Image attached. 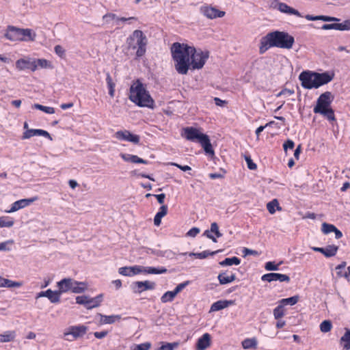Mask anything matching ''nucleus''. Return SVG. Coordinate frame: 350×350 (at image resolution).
Returning a JSON list of instances; mask_svg holds the SVG:
<instances>
[{
  "mask_svg": "<svg viewBox=\"0 0 350 350\" xmlns=\"http://www.w3.org/2000/svg\"><path fill=\"white\" fill-rule=\"evenodd\" d=\"M281 264H275L273 261H269L265 263V268L267 271H277L279 269V266Z\"/></svg>",
  "mask_w": 350,
  "mask_h": 350,
  "instance_id": "obj_48",
  "label": "nucleus"
},
{
  "mask_svg": "<svg viewBox=\"0 0 350 350\" xmlns=\"http://www.w3.org/2000/svg\"><path fill=\"white\" fill-rule=\"evenodd\" d=\"M261 280L264 282H273V281H280V282H288L290 281V278L288 275L286 274L279 273H269L264 274L261 277Z\"/></svg>",
  "mask_w": 350,
  "mask_h": 350,
  "instance_id": "obj_15",
  "label": "nucleus"
},
{
  "mask_svg": "<svg viewBox=\"0 0 350 350\" xmlns=\"http://www.w3.org/2000/svg\"><path fill=\"white\" fill-rule=\"evenodd\" d=\"M100 315V322L103 324H112L121 319V316L119 314L113 315Z\"/></svg>",
  "mask_w": 350,
  "mask_h": 350,
  "instance_id": "obj_29",
  "label": "nucleus"
},
{
  "mask_svg": "<svg viewBox=\"0 0 350 350\" xmlns=\"http://www.w3.org/2000/svg\"><path fill=\"white\" fill-rule=\"evenodd\" d=\"M167 213V206L162 205L159 211L156 213L154 217V224L157 226H159L161 223V219Z\"/></svg>",
  "mask_w": 350,
  "mask_h": 350,
  "instance_id": "obj_27",
  "label": "nucleus"
},
{
  "mask_svg": "<svg viewBox=\"0 0 350 350\" xmlns=\"http://www.w3.org/2000/svg\"><path fill=\"white\" fill-rule=\"evenodd\" d=\"M117 18L118 16L113 13H107L103 16V21L107 23H109L112 20H115L116 23H117Z\"/></svg>",
  "mask_w": 350,
  "mask_h": 350,
  "instance_id": "obj_54",
  "label": "nucleus"
},
{
  "mask_svg": "<svg viewBox=\"0 0 350 350\" xmlns=\"http://www.w3.org/2000/svg\"><path fill=\"white\" fill-rule=\"evenodd\" d=\"M103 295L100 294L94 297H89L86 308L92 309L100 306L103 301Z\"/></svg>",
  "mask_w": 350,
  "mask_h": 350,
  "instance_id": "obj_30",
  "label": "nucleus"
},
{
  "mask_svg": "<svg viewBox=\"0 0 350 350\" xmlns=\"http://www.w3.org/2000/svg\"><path fill=\"white\" fill-rule=\"evenodd\" d=\"M115 137L119 140L132 142L135 144L139 143V136L133 134L127 130L117 131L115 133Z\"/></svg>",
  "mask_w": 350,
  "mask_h": 350,
  "instance_id": "obj_13",
  "label": "nucleus"
},
{
  "mask_svg": "<svg viewBox=\"0 0 350 350\" xmlns=\"http://www.w3.org/2000/svg\"><path fill=\"white\" fill-rule=\"evenodd\" d=\"M167 272V269L163 267H150L149 273L150 274H163Z\"/></svg>",
  "mask_w": 350,
  "mask_h": 350,
  "instance_id": "obj_47",
  "label": "nucleus"
},
{
  "mask_svg": "<svg viewBox=\"0 0 350 350\" xmlns=\"http://www.w3.org/2000/svg\"><path fill=\"white\" fill-rule=\"evenodd\" d=\"M21 41H33L36 34L30 29H21Z\"/></svg>",
  "mask_w": 350,
  "mask_h": 350,
  "instance_id": "obj_34",
  "label": "nucleus"
},
{
  "mask_svg": "<svg viewBox=\"0 0 350 350\" xmlns=\"http://www.w3.org/2000/svg\"><path fill=\"white\" fill-rule=\"evenodd\" d=\"M176 346L175 343H165L161 345L160 350H174Z\"/></svg>",
  "mask_w": 350,
  "mask_h": 350,
  "instance_id": "obj_64",
  "label": "nucleus"
},
{
  "mask_svg": "<svg viewBox=\"0 0 350 350\" xmlns=\"http://www.w3.org/2000/svg\"><path fill=\"white\" fill-rule=\"evenodd\" d=\"M314 84L315 88H319V87L327 84L334 77V73L333 72H324L322 73L315 72H314Z\"/></svg>",
  "mask_w": 350,
  "mask_h": 350,
  "instance_id": "obj_11",
  "label": "nucleus"
},
{
  "mask_svg": "<svg viewBox=\"0 0 350 350\" xmlns=\"http://www.w3.org/2000/svg\"><path fill=\"white\" fill-rule=\"evenodd\" d=\"M32 108L36 109H38V110H40V111H42L44 113H48V114H53V113H55V109H54L53 107L44 106V105H42L40 104H37V103L34 104L32 106Z\"/></svg>",
  "mask_w": 350,
  "mask_h": 350,
  "instance_id": "obj_43",
  "label": "nucleus"
},
{
  "mask_svg": "<svg viewBox=\"0 0 350 350\" xmlns=\"http://www.w3.org/2000/svg\"><path fill=\"white\" fill-rule=\"evenodd\" d=\"M242 253L243 254V256H246L248 255H258V254L257 251L247 247L243 248Z\"/></svg>",
  "mask_w": 350,
  "mask_h": 350,
  "instance_id": "obj_62",
  "label": "nucleus"
},
{
  "mask_svg": "<svg viewBox=\"0 0 350 350\" xmlns=\"http://www.w3.org/2000/svg\"><path fill=\"white\" fill-rule=\"evenodd\" d=\"M340 343L342 345L343 349H350V329L345 328V332L340 338Z\"/></svg>",
  "mask_w": 350,
  "mask_h": 350,
  "instance_id": "obj_32",
  "label": "nucleus"
},
{
  "mask_svg": "<svg viewBox=\"0 0 350 350\" xmlns=\"http://www.w3.org/2000/svg\"><path fill=\"white\" fill-rule=\"evenodd\" d=\"M219 251H214V252H210L209 250H204L202 252L198 253H194V252H184L180 253V255L186 256L188 255L189 256H195L197 258L199 259H204L208 257L209 256H213L216 254H217Z\"/></svg>",
  "mask_w": 350,
  "mask_h": 350,
  "instance_id": "obj_24",
  "label": "nucleus"
},
{
  "mask_svg": "<svg viewBox=\"0 0 350 350\" xmlns=\"http://www.w3.org/2000/svg\"><path fill=\"white\" fill-rule=\"evenodd\" d=\"M176 296V295L173 291H167L161 296V301L162 303L171 302L174 300Z\"/></svg>",
  "mask_w": 350,
  "mask_h": 350,
  "instance_id": "obj_40",
  "label": "nucleus"
},
{
  "mask_svg": "<svg viewBox=\"0 0 350 350\" xmlns=\"http://www.w3.org/2000/svg\"><path fill=\"white\" fill-rule=\"evenodd\" d=\"M217 279L219 282L220 284H226L230 283L229 280V276L226 275V273H220L218 276Z\"/></svg>",
  "mask_w": 350,
  "mask_h": 350,
  "instance_id": "obj_49",
  "label": "nucleus"
},
{
  "mask_svg": "<svg viewBox=\"0 0 350 350\" xmlns=\"http://www.w3.org/2000/svg\"><path fill=\"white\" fill-rule=\"evenodd\" d=\"M275 2L278 5V10H280L281 12L288 14L290 15H295L299 17H302V15L298 10L290 7L286 3L280 2L278 0H275Z\"/></svg>",
  "mask_w": 350,
  "mask_h": 350,
  "instance_id": "obj_20",
  "label": "nucleus"
},
{
  "mask_svg": "<svg viewBox=\"0 0 350 350\" xmlns=\"http://www.w3.org/2000/svg\"><path fill=\"white\" fill-rule=\"evenodd\" d=\"M200 228L193 227L191 228L186 234L187 237H195L200 233Z\"/></svg>",
  "mask_w": 350,
  "mask_h": 350,
  "instance_id": "obj_61",
  "label": "nucleus"
},
{
  "mask_svg": "<svg viewBox=\"0 0 350 350\" xmlns=\"http://www.w3.org/2000/svg\"><path fill=\"white\" fill-rule=\"evenodd\" d=\"M21 29L14 26H8L5 37L10 41H21Z\"/></svg>",
  "mask_w": 350,
  "mask_h": 350,
  "instance_id": "obj_17",
  "label": "nucleus"
},
{
  "mask_svg": "<svg viewBox=\"0 0 350 350\" xmlns=\"http://www.w3.org/2000/svg\"><path fill=\"white\" fill-rule=\"evenodd\" d=\"M284 315V308L282 305H278L273 309V316L275 319H279Z\"/></svg>",
  "mask_w": 350,
  "mask_h": 350,
  "instance_id": "obj_46",
  "label": "nucleus"
},
{
  "mask_svg": "<svg viewBox=\"0 0 350 350\" xmlns=\"http://www.w3.org/2000/svg\"><path fill=\"white\" fill-rule=\"evenodd\" d=\"M14 225V220L7 216L0 217V228H10Z\"/></svg>",
  "mask_w": 350,
  "mask_h": 350,
  "instance_id": "obj_41",
  "label": "nucleus"
},
{
  "mask_svg": "<svg viewBox=\"0 0 350 350\" xmlns=\"http://www.w3.org/2000/svg\"><path fill=\"white\" fill-rule=\"evenodd\" d=\"M275 208H277L278 210H281V207L277 199L272 200L267 204V208L270 214H274L275 213Z\"/></svg>",
  "mask_w": 350,
  "mask_h": 350,
  "instance_id": "obj_39",
  "label": "nucleus"
},
{
  "mask_svg": "<svg viewBox=\"0 0 350 350\" xmlns=\"http://www.w3.org/2000/svg\"><path fill=\"white\" fill-rule=\"evenodd\" d=\"M192 51H194V47L186 44L174 42L172 45V56L178 73L180 75L187 74L190 67V57Z\"/></svg>",
  "mask_w": 350,
  "mask_h": 350,
  "instance_id": "obj_2",
  "label": "nucleus"
},
{
  "mask_svg": "<svg viewBox=\"0 0 350 350\" xmlns=\"http://www.w3.org/2000/svg\"><path fill=\"white\" fill-rule=\"evenodd\" d=\"M72 279L64 278L57 283L58 291L59 292V297L62 293H66L72 290Z\"/></svg>",
  "mask_w": 350,
  "mask_h": 350,
  "instance_id": "obj_21",
  "label": "nucleus"
},
{
  "mask_svg": "<svg viewBox=\"0 0 350 350\" xmlns=\"http://www.w3.org/2000/svg\"><path fill=\"white\" fill-rule=\"evenodd\" d=\"M321 29L324 30L336 29L340 31V25L339 23L324 24Z\"/></svg>",
  "mask_w": 350,
  "mask_h": 350,
  "instance_id": "obj_53",
  "label": "nucleus"
},
{
  "mask_svg": "<svg viewBox=\"0 0 350 350\" xmlns=\"http://www.w3.org/2000/svg\"><path fill=\"white\" fill-rule=\"evenodd\" d=\"M299 301V296L295 295L291 297L282 299L280 301V304L282 305V307L284 308V306L290 305L293 306L296 304Z\"/></svg>",
  "mask_w": 350,
  "mask_h": 350,
  "instance_id": "obj_38",
  "label": "nucleus"
},
{
  "mask_svg": "<svg viewBox=\"0 0 350 350\" xmlns=\"http://www.w3.org/2000/svg\"><path fill=\"white\" fill-rule=\"evenodd\" d=\"M167 259H173L175 258V253L170 250L162 251V256Z\"/></svg>",
  "mask_w": 350,
  "mask_h": 350,
  "instance_id": "obj_58",
  "label": "nucleus"
},
{
  "mask_svg": "<svg viewBox=\"0 0 350 350\" xmlns=\"http://www.w3.org/2000/svg\"><path fill=\"white\" fill-rule=\"evenodd\" d=\"M332 328V322L329 320H325L320 324V330L323 333H327L329 332Z\"/></svg>",
  "mask_w": 350,
  "mask_h": 350,
  "instance_id": "obj_45",
  "label": "nucleus"
},
{
  "mask_svg": "<svg viewBox=\"0 0 350 350\" xmlns=\"http://www.w3.org/2000/svg\"><path fill=\"white\" fill-rule=\"evenodd\" d=\"M88 329V327L84 325L70 326L64 333V339L70 342L73 341L78 338L83 336Z\"/></svg>",
  "mask_w": 350,
  "mask_h": 350,
  "instance_id": "obj_8",
  "label": "nucleus"
},
{
  "mask_svg": "<svg viewBox=\"0 0 350 350\" xmlns=\"http://www.w3.org/2000/svg\"><path fill=\"white\" fill-rule=\"evenodd\" d=\"M181 135L188 141L200 143L205 153L208 156L212 157L215 155V152L208 136L201 133L198 129L193 126L185 127L183 129Z\"/></svg>",
  "mask_w": 350,
  "mask_h": 350,
  "instance_id": "obj_4",
  "label": "nucleus"
},
{
  "mask_svg": "<svg viewBox=\"0 0 350 350\" xmlns=\"http://www.w3.org/2000/svg\"><path fill=\"white\" fill-rule=\"evenodd\" d=\"M211 345V336L208 333L204 334L196 342L197 350H205Z\"/></svg>",
  "mask_w": 350,
  "mask_h": 350,
  "instance_id": "obj_22",
  "label": "nucleus"
},
{
  "mask_svg": "<svg viewBox=\"0 0 350 350\" xmlns=\"http://www.w3.org/2000/svg\"><path fill=\"white\" fill-rule=\"evenodd\" d=\"M334 98L330 92L321 94L317 100V104L313 109L314 113L323 116L329 121L335 120L334 111L331 107Z\"/></svg>",
  "mask_w": 350,
  "mask_h": 350,
  "instance_id": "obj_5",
  "label": "nucleus"
},
{
  "mask_svg": "<svg viewBox=\"0 0 350 350\" xmlns=\"http://www.w3.org/2000/svg\"><path fill=\"white\" fill-rule=\"evenodd\" d=\"M338 250V247L335 245H328L324 247L323 255L327 258L335 256Z\"/></svg>",
  "mask_w": 350,
  "mask_h": 350,
  "instance_id": "obj_37",
  "label": "nucleus"
},
{
  "mask_svg": "<svg viewBox=\"0 0 350 350\" xmlns=\"http://www.w3.org/2000/svg\"><path fill=\"white\" fill-rule=\"evenodd\" d=\"M88 288L87 283L84 282H78L72 279V290L74 293H83Z\"/></svg>",
  "mask_w": 350,
  "mask_h": 350,
  "instance_id": "obj_28",
  "label": "nucleus"
},
{
  "mask_svg": "<svg viewBox=\"0 0 350 350\" xmlns=\"http://www.w3.org/2000/svg\"><path fill=\"white\" fill-rule=\"evenodd\" d=\"M242 347L244 349H256L257 340L255 338H245L241 342Z\"/></svg>",
  "mask_w": 350,
  "mask_h": 350,
  "instance_id": "obj_36",
  "label": "nucleus"
},
{
  "mask_svg": "<svg viewBox=\"0 0 350 350\" xmlns=\"http://www.w3.org/2000/svg\"><path fill=\"white\" fill-rule=\"evenodd\" d=\"M16 332L14 331H5L0 334V342H8L14 340Z\"/></svg>",
  "mask_w": 350,
  "mask_h": 350,
  "instance_id": "obj_33",
  "label": "nucleus"
},
{
  "mask_svg": "<svg viewBox=\"0 0 350 350\" xmlns=\"http://www.w3.org/2000/svg\"><path fill=\"white\" fill-rule=\"evenodd\" d=\"M127 43L129 48L137 49V57H142L146 53V46L147 44V38L141 30H135L132 35L127 39Z\"/></svg>",
  "mask_w": 350,
  "mask_h": 350,
  "instance_id": "obj_6",
  "label": "nucleus"
},
{
  "mask_svg": "<svg viewBox=\"0 0 350 350\" xmlns=\"http://www.w3.org/2000/svg\"><path fill=\"white\" fill-rule=\"evenodd\" d=\"M42 297H47L50 301L53 304L58 303L60 300L59 292H57V291H53L51 289H48L45 291H40L36 295V299Z\"/></svg>",
  "mask_w": 350,
  "mask_h": 350,
  "instance_id": "obj_18",
  "label": "nucleus"
},
{
  "mask_svg": "<svg viewBox=\"0 0 350 350\" xmlns=\"http://www.w3.org/2000/svg\"><path fill=\"white\" fill-rule=\"evenodd\" d=\"M245 161L247 163V167L250 169V170H256L257 168V165L255 163L253 162L252 159H251L250 157H245Z\"/></svg>",
  "mask_w": 350,
  "mask_h": 350,
  "instance_id": "obj_59",
  "label": "nucleus"
},
{
  "mask_svg": "<svg viewBox=\"0 0 350 350\" xmlns=\"http://www.w3.org/2000/svg\"><path fill=\"white\" fill-rule=\"evenodd\" d=\"M36 200V198H33L17 200L12 204V206L10 209L8 211V213H13L18 211L19 209L27 207L29 206L32 202H33Z\"/></svg>",
  "mask_w": 350,
  "mask_h": 350,
  "instance_id": "obj_19",
  "label": "nucleus"
},
{
  "mask_svg": "<svg viewBox=\"0 0 350 350\" xmlns=\"http://www.w3.org/2000/svg\"><path fill=\"white\" fill-rule=\"evenodd\" d=\"M129 100L140 107L153 109L154 101L140 79L133 81L129 89Z\"/></svg>",
  "mask_w": 350,
  "mask_h": 350,
  "instance_id": "obj_3",
  "label": "nucleus"
},
{
  "mask_svg": "<svg viewBox=\"0 0 350 350\" xmlns=\"http://www.w3.org/2000/svg\"><path fill=\"white\" fill-rule=\"evenodd\" d=\"M319 21H323L325 22H338L340 21V18L333 16L319 15Z\"/></svg>",
  "mask_w": 350,
  "mask_h": 350,
  "instance_id": "obj_55",
  "label": "nucleus"
},
{
  "mask_svg": "<svg viewBox=\"0 0 350 350\" xmlns=\"http://www.w3.org/2000/svg\"><path fill=\"white\" fill-rule=\"evenodd\" d=\"M200 12L206 17L210 19L221 18L225 15V12L220 11L214 7L208 5L202 6L200 8Z\"/></svg>",
  "mask_w": 350,
  "mask_h": 350,
  "instance_id": "obj_14",
  "label": "nucleus"
},
{
  "mask_svg": "<svg viewBox=\"0 0 350 350\" xmlns=\"http://www.w3.org/2000/svg\"><path fill=\"white\" fill-rule=\"evenodd\" d=\"M295 43V38L286 31L275 30L270 31L260 40L259 53L264 54L270 48L291 49Z\"/></svg>",
  "mask_w": 350,
  "mask_h": 350,
  "instance_id": "obj_1",
  "label": "nucleus"
},
{
  "mask_svg": "<svg viewBox=\"0 0 350 350\" xmlns=\"http://www.w3.org/2000/svg\"><path fill=\"white\" fill-rule=\"evenodd\" d=\"M295 146V143L291 139H287L283 144V148L285 152H287L288 149H293Z\"/></svg>",
  "mask_w": 350,
  "mask_h": 350,
  "instance_id": "obj_56",
  "label": "nucleus"
},
{
  "mask_svg": "<svg viewBox=\"0 0 350 350\" xmlns=\"http://www.w3.org/2000/svg\"><path fill=\"white\" fill-rule=\"evenodd\" d=\"M210 230L212 233L215 234L216 237L219 238L222 236V234L219 230V227L216 222L211 224Z\"/></svg>",
  "mask_w": 350,
  "mask_h": 350,
  "instance_id": "obj_51",
  "label": "nucleus"
},
{
  "mask_svg": "<svg viewBox=\"0 0 350 350\" xmlns=\"http://www.w3.org/2000/svg\"><path fill=\"white\" fill-rule=\"evenodd\" d=\"M155 283L148 280L137 281L132 283L131 288L135 293H142L145 291L153 290L155 288Z\"/></svg>",
  "mask_w": 350,
  "mask_h": 350,
  "instance_id": "obj_12",
  "label": "nucleus"
},
{
  "mask_svg": "<svg viewBox=\"0 0 350 350\" xmlns=\"http://www.w3.org/2000/svg\"><path fill=\"white\" fill-rule=\"evenodd\" d=\"M208 57V51L196 49L194 47V51H192V53L190 57V66H191L193 70L202 68L205 64Z\"/></svg>",
  "mask_w": 350,
  "mask_h": 350,
  "instance_id": "obj_7",
  "label": "nucleus"
},
{
  "mask_svg": "<svg viewBox=\"0 0 350 350\" xmlns=\"http://www.w3.org/2000/svg\"><path fill=\"white\" fill-rule=\"evenodd\" d=\"M16 68L18 71L30 70L32 72L36 70V65L35 64L34 58L29 56H25L16 60L15 63Z\"/></svg>",
  "mask_w": 350,
  "mask_h": 350,
  "instance_id": "obj_9",
  "label": "nucleus"
},
{
  "mask_svg": "<svg viewBox=\"0 0 350 350\" xmlns=\"http://www.w3.org/2000/svg\"><path fill=\"white\" fill-rule=\"evenodd\" d=\"M340 25V31H349L350 30V18L345 20Z\"/></svg>",
  "mask_w": 350,
  "mask_h": 350,
  "instance_id": "obj_57",
  "label": "nucleus"
},
{
  "mask_svg": "<svg viewBox=\"0 0 350 350\" xmlns=\"http://www.w3.org/2000/svg\"><path fill=\"white\" fill-rule=\"evenodd\" d=\"M35 64L36 65V70L38 68H44V69H52L53 68V66L51 62L45 59H36Z\"/></svg>",
  "mask_w": 350,
  "mask_h": 350,
  "instance_id": "obj_31",
  "label": "nucleus"
},
{
  "mask_svg": "<svg viewBox=\"0 0 350 350\" xmlns=\"http://www.w3.org/2000/svg\"><path fill=\"white\" fill-rule=\"evenodd\" d=\"M190 282L189 280L185 281L184 282H182L180 284H178L176 288L174 289V292L177 295L181 291H183L186 286H187L189 284Z\"/></svg>",
  "mask_w": 350,
  "mask_h": 350,
  "instance_id": "obj_52",
  "label": "nucleus"
},
{
  "mask_svg": "<svg viewBox=\"0 0 350 350\" xmlns=\"http://www.w3.org/2000/svg\"><path fill=\"white\" fill-rule=\"evenodd\" d=\"M55 53L62 57L65 54V50L60 45H56L54 48Z\"/></svg>",
  "mask_w": 350,
  "mask_h": 350,
  "instance_id": "obj_63",
  "label": "nucleus"
},
{
  "mask_svg": "<svg viewBox=\"0 0 350 350\" xmlns=\"http://www.w3.org/2000/svg\"><path fill=\"white\" fill-rule=\"evenodd\" d=\"M2 287L18 288L22 286V283L19 282L12 281L6 278H3Z\"/></svg>",
  "mask_w": 350,
  "mask_h": 350,
  "instance_id": "obj_42",
  "label": "nucleus"
},
{
  "mask_svg": "<svg viewBox=\"0 0 350 350\" xmlns=\"http://www.w3.org/2000/svg\"><path fill=\"white\" fill-rule=\"evenodd\" d=\"M89 297H90L86 295L77 296L76 297V303L80 305H83L86 308Z\"/></svg>",
  "mask_w": 350,
  "mask_h": 350,
  "instance_id": "obj_50",
  "label": "nucleus"
},
{
  "mask_svg": "<svg viewBox=\"0 0 350 350\" xmlns=\"http://www.w3.org/2000/svg\"><path fill=\"white\" fill-rule=\"evenodd\" d=\"M33 136H43L48 138L50 140H53L51 135L46 131L34 129H27L23 133L22 139H27Z\"/></svg>",
  "mask_w": 350,
  "mask_h": 350,
  "instance_id": "obj_16",
  "label": "nucleus"
},
{
  "mask_svg": "<svg viewBox=\"0 0 350 350\" xmlns=\"http://www.w3.org/2000/svg\"><path fill=\"white\" fill-rule=\"evenodd\" d=\"M314 72L303 71L299 76V79L301 82L304 88L311 90L315 88L314 84Z\"/></svg>",
  "mask_w": 350,
  "mask_h": 350,
  "instance_id": "obj_10",
  "label": "nucleus"
},
{
  "mask_svg": "<svg viewBox=\"0 0 350 350\" xmlns=\"http://www.w3.org/2000/svg\"><path fill=\"white\" fill-rule=\"evenodd\" d=\"M232 301L228 300H219L214 302L211 306V311L215 312L219 311L222 309H224L228 307L230 305L232 304Z\"/></svg>",
  "mask_w": 350,
  "mask_h": 350,
  "instance_id": "obj_25",
  "label": "nucleus"
},
{
  "mask_svg": "<svg viewBox=\"0 0 350 350\" xmlns=\"http://www.w3.org/2000/svg\"><path fill=\"white\" fill-rule=\"evenodd\" d=\"M150 347V344L146 342L136 345L132 350H148Z\"/></svg>",
  "mask_w": 350,
  "mask_h": 350,
  "instance_id": "obj_60",
  "label": "nucleus"
},
{
  "mask_svg": "<svg viewBox=\"0 0 350 350\" xmlns=\"http://www.w3.org/2000/svg\"><path fill=\"white\" fill-rule=\"evenodd\" d=\"M240 263H241V259L237 256H233L231 258H226L224 260L220 261L219 262V265L221 267L232 266L233 265H239Z\"/></svg>",
  "mask_w": 350,
  "mask_h": 350,
  "instance_id": "obj_35",
  "label": "nucleus"
},
{
  "mask_svg": "<svg viewBox=\"0 0 350 350\" xmlns=\"http://www.w3.org/2000/svg\"><path fill=\"white\" fill-rule=\"evenodd\" d=\"M122 159L127 162H131L133 163H143V164H147L148 161L144 160L142 158H139L137 155L130 154H121Z\"/></svg>",
  "mask_w": 350,
  "mask_h": 350,
  "instance_id": "obj_26",
  "label": "nucleus"
},
{
  "mask_svg": "<svg viewBox=\"0 0 350 350\" xmlns=\"http://www.w3.org/2000/svg\"><path fill=\"white\" fill-rule=\"evenodd\" d=\"M336 228V227L334 225L324 222L322 224L321 231L325 234H327L329 233L334 232Z\"/></svg>",
  "mask_w": 350,
  "mask_h": 350,
  "instance_id": "obj_44",
  "label": "nucleus"
},
{
  "mask_svg": "<svg viewBox=\"0 0 350 350\" xmlns=\"http://www.w3.org/2000/svg\"><path fill=\"white\" fill-rule=\"evenodd\" d=\"M118 273L124 276H134L139 274L138 265L120 267L118 269Z\"/></svg>",
  "mask_w": 350,
  "mask_h": 350,
  "instance_id": "obj_23",
  "label": "nucleus"
}]
</instances>
